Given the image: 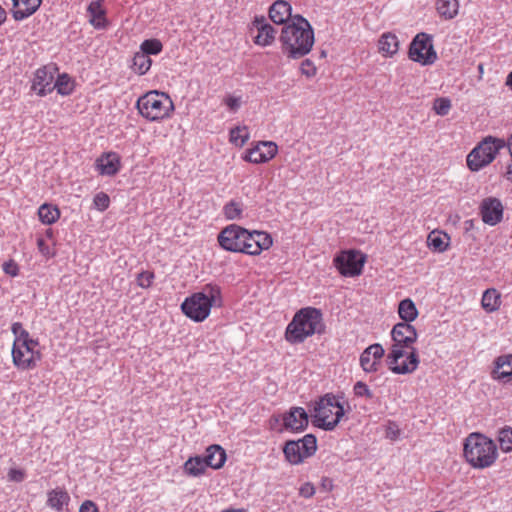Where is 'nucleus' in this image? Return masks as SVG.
Masks as SVG:
<instances>
[{
  "instance_id": "obj_1",
  "label": "nucleus",
  "mask_w": 512,
  "mask_h": 512,
  "mask_svg": "<svg viewBox=\"0 0 512 512\" xmlns=\"http://www.w3.org/2000/svg\"><path fill=\"white\" fill-rule=\"evenodd\" d=\"M391 336L394 341L386 362L395 374H409L415 371L419 364L417 350L412 346L417 340V331L408 323L394 325Z\"/></svg>"
},
{
  "instance_id": "obj_2",
  "label": "nucleus",
  "mask_w": 512,
  "mask_h": 512,
  "mask_svg": "<svg viewBox=\"0 0 512 512\" xmlns=\"http://www.w3.org/2000/svg\"><path fill=\"white\" fill-rule=\"evenodd\" d=\"M280 41L284 54L292 59L301 58L312 49L314 44L313 28L303 16L295 15L291 22L283 26Z\"/></svg>"
},
{
  "instance_id": "obj_3",
  "label": "nucleus",
  "mask_w": 512,
  "mask_h": 512,
  "mask_svg": "<svg viewBox=\"0 0 512 512\" xmlns=\"http://www.w3.org/2000/svg\"><path fill=\"white\" fill-rule=\"evenodd\" d=\"M325 329L321 310L305 307L297 311L287 325L285 340L290 344H300L314 334H323Z\"/></svg>"
},
{
  "instance_id": "obj_4",
  "label": "nucleus",
  "mask_w": 512,
  "mask_h": 512,
  "mask_svg": "<svg viewBox=\"0 0 512 512\" xmlns=\"http://www.w3.org/2000/svg\"><path fill=\"white\" fill-rule=\"evenodd\" d=\"M222 304L221 288L208 283L202 290L187 297L181 304L182 312L195 322L204 321L210 314L212 306Z\"/></svg>"
},
{
  "instance_id": "obj_5",
  "label": "nucleus",
  "mask_w": 512,
  "mask_h": 512,
  "mask_svg": "<svg viewBox=\"0 0 512 512\" xmlns=\"http://www.w3.org/2000/svg\"><path fill=\"white\" fill-rule=\"evenodd\" d=\"M464 456L472 467L484 469L495 463L498 450L490 438L480 433H471L464 443Z\"/></svg>"
},
{
  "instance_id": "obj_6",
  "label": "nucleus",
  "mask_w": 512,
  "mask_h": 512,
  "mask_svg": "<svg viewBox=\"0 0 512 512\" xmlns=\"http://www.w3.org/2000/svg\"><path fill=\"white\" fill-rule=\"evenodd\" d=\"M136 108L147 120L159 122L171 116L174 103L167 93L154 90L139 97Z\"/></svg>"
},
{
  "instance_id": "obj_7",
  "label": "nucleus",
  "mask_w": 512,
  "mask_h": 512,
  "mask_svg": "<svg viewBox=\"0 0 512 512\" xmlns=\"http://www.w3.org/2000/svg\"><path fill=\"white\" fill-rule=\"evenodd\" d=\"M345 414L337 396L327 393L315 402L312 414L313 424L326 431H332Z\"/></svg>"
},
{
  "instance_id": "obj_8",
  "label": "nucleus",
  "mask_w": 512,
  "mask_h": 512,
  "mask_svg": "<svg viewBox=\"0 0 512 512\" xmlns=\"http://www.w3.org/2000/svg\"><path fill=\"white\" fill-rule=\"evenodd\" d=\"M250 237L249 230L237 224H230L220 231L217 241L220 247L226 251L249 255L251 253L249 249Z\"/></svg>"
},
{
  "instance_id": "obj_9",
  "label": "nucleus",
  "mask_w": 512,
  "mask_h": 512,
  "mask_svg": "<svg viewBox=\"0 0 512 512\" xmlns=\"http://www.w3.org/2000/svg\"><path fill=\"white\" fill-rule=\"evenodd\" d=\"M505 146L503 140L492 136L482 140L467 156V165L471 171H479L490 164L501 148Z\"/></svg>"
},
{
  "instance_id": "obj_10",
  "label": "nucleus",
  "mask_w": 512,
  "mask_h": 512,
  "mask_svg": "<svg viewBox=\"0 0 512 512\" xmlns=\"http://www.w3.org/2000/svg\"><path fill=\"white\" fill-rule=\"evenodd\" d=\"M317 450V439L313 434H306L299 440H289L285 443L283 453L286 460L292 465L302 463L311 457Z\"/></svg>"
},
{
  "instance_id": "obj_11",
  "label": "nucleus",
  "mask_w": 512,
  "mask_h": 512,
  "mask_svg": "<svg viewBox=\"0 0 512 512\" xmlns=\"http://www.w3.org/2000/svg\"><path fill=\"white\" fill-rule=\"evenodd\" d=\"M38 341H28L13 345L12 361L14 366L19 370H32L37 366V362L41 359L39 351L35 350Z\"/></svg>"
},
{
  "instance_id": "obj_12",
  "label": "nucleus",
  "mask_w": 512,
  "mask_h": 512,
  "mask_svg": "<svg viewBox=\"0 0 512 512\" xmlns=\"http://www.w3.org/2000/svg\"><path fill=\"white\" fill-rule=\"evenodd\" d=\"M409 58L422 65H431L436 61L437 55L430 35L422 32L414 37L409 48Z\"/></svg>"
},
{
  "instance_id": "obj_13",
  "label": "nucleus",
  "mask_w": 512,
  "mask_h": 512,
  "mask_svg": "<svg viewBox=\"0 0 512 512\" xmlns=\"http://www.w3.org/2000/svg\"><path fill=\"white\" fill-rule=\"evenodd\" d=\"M366 256L360 251H343L334 258V265L342 276L354 277L362 273Z\"/></svg>"
},
{
  "instance_id": "obj_14",
  "label": "nucleus",
  "mask_w": 512,
  "mask_h": 512,
  "mask_svg": "<svg viewBox=\"0 0 512 512\" xmlns=\"http://www.w3.org/2000/svg\"><path fill=\"white\" fill-rule=\"evenodd\" d=\"M54 67L43 66L36 70L32 81V90L43 97L53 91L55 71Z\"/></svg>"
},
{
  "instance_id": "obj_15",
  "label": "nucleus",
  "mask_w": 512,
  "mask_h": 512,
  "mask_svg": "<svg viewBox=\"0 0 512 512\" xmlns=\"http://www.w3.org/2000/svg\"><path fill=\"white\" fill-rule=\"evenodd\" d=\"M480 214L485 224L495 226L503 218V205L497 198H485L480 205Z\"/></svg>"
},
{
  "instance_id": "obj_16",
  "label": "nucleus",
  "mask_w": 512,
  "mask_h": 512,
  "mask_svg": "<svg viewBox=\"0 0 512 512\" xmlns=\"http://www.w3.org/2000/svg\"><path fill=\"white\" fill-rule=\"evenodd\" d=\"M283 427L291 432H302L308 426V414L302 407H292L282 416Z\"/></svg>"
},
{
  "instance_id": "obj_17",
  "label": "nucleus",
  "mask_w": 512,
  "mask_h": 512,
  "mask_svg": "<svg viewBox=\"0 0 512 512\" xmlns=\"http://www.w3.org/2000/svg\"><path fill=\"white\" fill-rule=\"evenodd\" d=\"M250 29L257 31V35L254 38V43L257 45L269 46L275 40L277 31L268 23L264 16H255Z\"/></svg>"
},
{
  "instance_id": "obj_18",
  "label": "nucleus",
  "mask_w": 512,
  "mask_h": 512,
  "mask_svg": "<svg viewBox=\"0 0 512 512\" xmlns=\"http://www.w3.org/2000/svg\"><path fill=\"white\" fill-rule=\"evenodd\" d=\"M277 150V145L274 142H261L250 149L244 159L254 164L266 163L275 157Z\"/></svg>"
},
{
  "instance_id": "obj_19",
  "label": "nucleus",
  "mask_w": 512,
  "mask_h": 512,
  "mask_svg": "<svg viewBox=\"0 0 512 512\" xmlns=\"http://www.w3.org/2000/svg\"><path fill=\"white\" fill-rule=\"evenodd\" d=\"M493 364L492 378L503 384L512 383V353L496 357Z\"/></svg>"
},
{
  "instance_id": "obj_20",
  "label": "nucleus",
  "mask_w": 512,
  "mask_h": 512,
  "mask_svg": "<svg viewBox=\"0 0 512 512\" xmlns=\"http://www.w3.org/2000/svg\"><path fill=\"white\" fill-rule=\"evenodd\" d=\"M95 168L102 176H114L121 168V159L116 152H106L95 161Z\"/></svg>"
},
{
  "instance_id": "obj_21",
  "label": "nucleus",
  "mask_w": 512,
  "mask_h": 512,
  "mask_svg": "<svg viewBox=\"0 0 512 512\" xmlns=\"http://www.w3.org/2000/svg\"><path fill=\"white\" fill-rule=\"evenodd\" d=\"M384 349L381 344L375 343L368 346L360 355V365L365 372H376L379 360L384 356Z\"/></svg>"
},
{
  "instance_id": "obj_22",
  "label": "nucleus",
  "mask_w": 512,
  "mask_h": 512,
  "mask_svg": "<svg viewBox=\"0 0 512 512\" xmlns=\"http://www.w3.org/2000/svg\"><path fill=\"white\" fill-rule=\"evenodd\" d=\"M291 5L285 0L275 1L269 8V18L275 24H287L288 20H292Z\"/></svg>"
},
{
  "instance_id": "obj_23",
  "label": "nucleus",
  "mask_w": 512,
  "mask_h": 512,
  "mask_svg": "<svg viewBox=\"0 0 512 512\" xmlns=\"http://www.w3.org/2000/svg\"><path fill=\"white\" fill-rule=\"evenodd\" d=\"M104 0L91 1L87 7L89 23L95 29H105L108 26L106 10L103 8Z\"/></svg>"
},
{
  "instance_id": "obj_24",
  "label": "nucleus",
  "mask_w": 512,
  "mask_h": 512,
  "mask_svg": "<svg viewBox=\"0 0 512 512\" xmlns=\"http://www.w3.org/2000/svg\"><path fill=\"white\" fill-rule=\"evenodd\" d=\"M12 15L16 21H22L34 14L40 7L42 0H12Z\"/></svg>"
},
{
  "instance_id": "obj_25",
  "label": "nucleus",
  "mask_w": 512,
  "mask_h": 512,
  "mask_svg": "<svg viewBox=\"0 0 512 512\" xmlns=\"http://www.w3.org/2000/svg\"><path fill=\"white\" fill-rule=\"evenodd\" d=\"M250 233L249 249L251 253H249V255H259L263 250H267L272 246V237L267 232L254 230L250 231Z\"/></svg>"
},
{
  "instance_id": "obj_26",
  "label": "nucleus",
  "mask_w": 512,
  "mask_h": 512,
  "mask_svg": "<svg viewBox=\"0 0 512 512\" xmlns=\"http://www.w3.org/2000/svg\"><path fill=\"white\" fill-rule=\"evenodd\" d=\"M203 458L207 462V467L220 469L226 461V453L221 446L211 445L206 449Z\"/></svg>"
},
{
  "instance_id": "obj_27",
  "label": "nucleus",
  "mask_w": 512,
  "mask_h": 512,
  "mask_svg": "<svg viewBox=\"0 0 512 512\" xmlns=\"http://www.w3.org/2000/svg\"><path fill=\"white\" fill-rule=\"evenodd\" d=\"M435 8L438 15L444 20H452L458 15V0H436Z\"/></svg>"
},
{
  "instance_id": "obj_28",
  "label": "nucleus",
  "mask_w": 512,
  "mask_h": 512,
  "mask_svg": "<svg viewBox=\"0 0 512 512\" xmlns=\"http://www.w3.org/2000/svg\"><path fill=\"white\" fill-rule=\"evenodd\" d=\"M70 501V496L67 491L56 488L48 493L47 504L52 509L61 512L64 506H67Z\"/></svg>"
},
{
  "instance_id": "obj_29",
  "label": "nucleus",
  "mask_w": 512,
  "mask_h": 512,
  "mask_svg": "<svg viewBox=\"0 0 512 512\" xmlns=\"http://www.w3.org/2000/svg\"><path fill=\"white\" fill-rule=\"evenodd\" d=\"M449 236L440 231H432L427 237L428 246L435 252H444L449 245Z\"/></svg>"
},
{
  "instance_id": "obj_30",
  "label": "nucleus",
  "mask_w": 512,
  "mask_h": 512,
  "mask_svg": "<svg viewBox=\"0 0 512 512\" xmlns=\"http://www.w3.org/2000/svg\"><path fill=\"white\" fill-rule=\"evenodd\" d=\"M184 471L187 475L198 477L205 473L207 468V462H205V459L203 456H194L190 457L185 463H184Z\"/></svg>"
},
{
  "instance_id": "obj_31",
  "label": "nucleus",
  "mask_w": 512,
  "mask_h": 512,
  "mask_svg": "<svg viewBox=\"0 0 512 512\" xmlns=\"http://www.w3.org/2000/svg\"><path fill=\"white\" fill-rule=\"evenodd\" d=\"M399 317L403 320L402 323H408L414 321L418 316V310L414 302L409 299H403L398 305Z\"/></svg>"
},
{
  "instance_id": "obj_32",
  "label": "nucleus",
  "mask_w": 512,
  "mask_h": 512,
  "mask_svg": "<svg viewBox=\"0 0 512 512\" xmlns=\"http://www.w3.org/2000/svg\"><path fill=\"white\" fill-rule=\"evenodd\" d=\"M399 49V41L395 34L384 33L379 39V50L386 56H392Z\"/></svg>"
},
{
  "instance_id": "obj_33",
  "label": "nucleus",
  "mask_w": 512,
  "mask_h": 512,
  "mask_svg": "<svg viewBox=\"0 0 512 512\" xmlns=\"http://www.w3.org/2000/svg\"><path fill=\"white\" fill-rule=\"evenodd\" d=\"M53 90H56L58 94L62 96H68L72 94L75 88L74 80L67 74H59L57 79H54Z\"/></svg>"
},
{
  "instance_id": "obj_34",
  "label": "nucleus",
  "mask_w": 512,
  "mask_h": 512,
  "mask_svg": "<svg viewBox=\"0 0 512 512\" xmlns=\"http://www.w3.org/2000/svg\"><path fill=\"white\" fill-rule=\"evenodd\" d=\"M481 303L487 312L496 311L501 305L500 293L494 288L487 289L482 295Z\"/></svg>"
},
{
  "instance_id": "obj_35",
  "label": "nucleus",
  "mask_w": 512,
  "mask_h": 512,
  "mask_svg": "<svg viewBox=\"0 0 512 512\" xmlns=\"http://www.w3.org/2000/svg\"><path fill=\"white\" fill-rule=\"evenodd\" d=\"M39 220L45 225L55 223L60 217L59 209L51 204H43L38 209Z\"/></svg>"
},
{
  "instance_id": "obj_36",
  "label": "nucleus",
  "mask_w": 512,
  "mask_h": 512,
  "mask_svg": "<svg viewBox=\"0 0 512 512\" xmlns=\"http://www.w3.org/2000/svg\"><path fill=\"white\" fill-rule=\"evenodd\" d=\"M244 206L237 200H230L223 206V215L227 220H239L242 218Z\"/></svg>"
},
{
  "instance_id": "obj_37",
  "label": "nucleus",
  "mask_w": 512,
  "mask_h": 512,
  "mask_svg": "<svg viewBox=\"0 0 512 512\" xmlns=\"http://www.w3.org/2000/svg\"><path fill=\"white\" fill-rule=\"evenodd\" d=\"M151 65L152 60L149 56L142 53L141 51L135 53L132 61V68L137 74H146L149 71Z\"/></svg>"
},
{
  "instance_id": "obj_38",
  "label": "nucleus",
  "mask_w": 512,
  "mask_h": 512,
  "mask_svg": "<svg viewBox=\"0 0 512 512\" xmlns=\"http://www.w3.org/2000/svg\"><path fill=\"white\" fill-rule=\"evenodd\" d=\"M249 137L250 134L246 126H237L230 130V142L236 146H243Z\"/></svg>"
},
{
  "instance_id": "obj_39",
  "label": "nucleus",
  "mask_w": 512,
  "mask_h": 512,
  "mask_svg": "<svg viewBox=\"0 0 512 512\" xmlns=\"http://www.w3.org/2000/svg\"><path fill=\"white\" fill-rule=\"evenodd\" d=\"M163 45L159 39H146L140 45V51L147 56L161 53Z\"/></svg>"
},
{
  "instance_id": "obj_40",
  "label": "nucleus",
  "mask_w": 512,
  "mask_h": 512,
  "mask_svg": "<svg viewBox=\"0 0 512 512\" xmlns=\"http://www.w3.org/2000/svg\"><path fill=\"white\" fill-rule=\"evenodd\" d=\"M11 331L15 336L13 345H19L20 343L35 341L30 338L29 332L25 330L20 322H15L11 326Z\"/></svg>"
},
{
  "instance_id": "obj_41",
  "label": "nucleus",
  "mask_w": 512,
  "mask_h": 512,
  "mask_svg": "<svg viewBox=\"0 0 512 512\" xmlns=\"http://www.w3.org/2000/svg\"><path fill=\"white\" fill-rule=\"evenodd\" d=\"M498 441L504 452L512 451V428L504 427L499 431Z\"/></svg>"
},
{
  "instance_id": "obj_42",
  "label": "nucleus",
  "mask_w": 512,
  "mask_h": 512,
  "mask_svg": "<svg viewBox=\"0 0 512 512\" xmlns=\"http://www.w3.org/2000/svg\"><path fill=\"white\" fill-rule=\"evenodd\" d=\"M354 395L357 397H364L366 399H372L374 393L370 390L368 385L362 381H357L353 386Z\"/></svg>"
},
{
  "instance_id": "obj_43",
  "label": "nucleus",
  "mask_w": 512,
  "mask_h": 512,
  "mask_svg": "<svg viewBox=\"0 0 512 512\" xmlns=\"http://www.w3.org/2000/svg\"><path fill=\"white\" fill-rule=\"evenodd\" d=\"M93 204L97 210L103 212L109 207L110 198L106 193L99 192L94 196Z\"/></svg>"
},
{
  "instance_id": "obj_44",
  "label": "nucleus",
  "mask_w": 512,
  "mask_h": 512,
  "mask_svg": "<svg viewBox=\"0 0 512 512\" xmlns=\"http://www.w3.org/2000/svg\"><path fill=\"white\" fill-rule=\"evenodd\" d=\"M155 278V275L151 271H142L137 275V285L141 288H149Z\"/></svg>"
},
{
  "instance_id": "obj_45",
  "label": "nucleus",
  "mask_w": 512,
  "mask_h": 512,
  "mask_svg": "<svg viewBox=\"0 0 512 512\" xmlns=\"http://www.w3.org/2000/svg\"><path fill=\"white\" fill-rule=\"evenodd\" d=\"M451 108V102L448 98H439L435 102L434 109L436 113L440 116H445L448 114Z\"/></svg>"
},
{
  "instance_id": "obj_46",
  "label": "nucleus",
  "mask_w": 512,
  "mask_h": 512,
  "mask_svg": "<svg viewBox=\"0 0 512 512\" xmlns=\"http://www.w3.org/2000/svg\"><path fill=\"white\" fill-rule=\"evenodd\" d=\"M399 435H400L399 426L395 422L389 421L388 425L386 426V430H385L386 438H388L392 441H395L399 438Z\"/></svg>"
},
{
  "instance_id": "obj_47",
  "label": "nucleus",
  "mask_w": 512,
  "mask_h": 512,
  "mask_svg": "<svg viewBox=\"0 0 512 512\" xmlns=\"http://www.w3.org/2000/svg\"><path fill=\"white\" fill-rule=\"evenodd\" d=\"M301 73L307 77H312L316 74V67L312 61L305 59L300 65Z\"/></svg>"
},
{
  "instance_id": "obj_48",
  "label": "nucleus",
  "mask_w": 512,
  "mask_h": 512,
  "mask_svg": "<svg viewBox=\"0 0 512 512\" xmlns=\"http://www.w3.org/2000/svg\"><path fill=\"white\" fill-rule=\"evenodd\" d=\"M26 478V473L22 469L11 468L8 472V479L12 482L20 483Z\"/></svg>"
},
{
  "instance_id": "obj_49",
  "label": "nucleus",
  "mask_w": 512,
  "mask_h": 512,
  "mask_svg": "<svg viewBox=\"0 0 512 512\" xmlns=\"http://www.w3.org/2000/svg\"><path fill=\"white\" fill-rule=\"evenodd\" d=\"M37 247L39 252L46 258H51L55 255V252L50 249L49 245L43 238L37 239Z\"/></svg>"
},
{
  "instance_id": "obj_50",
  "label": "nucleus",
  "mask_w": 512,
  "mask_h": 512,
  "mask_svg": "<svg viewBox=\"0 0 512 512\" xmlns=\"http://www.w3.org/2000/svg\"><path fill=\"white\" fill-rule=\"evenodd\" d=\"M224 103L226 104V106L229 108L230 111L236 112L241 106V98L232 96V95H228L224 99Z\"/></svg>"
},
{
  "instance_id": "obj_51",
  "label": "nucleus",
  "mask_w": 512,
  "mask_h": 512,
  "mask_svg": "<svg viewBox=\"0 0 512 512\" xmlns=\"http://www.w3.org/2000/svg\"><path fill=\"white\" fill-rule=\"evenodd\" d=\"M2 268L7 275L13 277L17 276L19 273L18 265L13 260L4 262Z\"/></svg>"
},
{
  "instance_id": "obj_52",
  "label": "nucleus",
  "mask_w": 512,
  "mask_h": 512,
  "mask_svg": "<svg viewBox=\"0 0 512 512\" xmlns=\"http://www.w3.org/2000/svg\"><path fill=\"white\" fill-rule=\"evenodd\" d=\"M299 493L304 498H310L315 494V488L311 483H305L301 486Z\"/></svg>"
},
{
  "instance_id": "obj_53",
  "label": "nucleus",
  "mask_w": 512,
  "mask_h": 512,
  "mask_svg": "<svg viewBox=\"0 0 512 512\" xmlns=\"http://www.w3.org/2000/svg\"><path fill=\"white\" fill-rule=\"evenodd\" d=\"M79 512H99L97 505L91 500H85L80 508Z\"/></svg>"
},
{
  "instance_id": "obj_54",
  "label": "nucleus",
  "mask_w": 512,
  "mask_h": 512,
  "mask_svg": "<svg viewBox=\"0 0 512 512\" xmlns=\"http://www.w3.org/2000/svg\"><path fill=\"white\" fill-rule=\"evenodd\" d=\"M6 20V11L0 6V26Z\"/></svg>"
},
{
  "instance_id": "obj_55",
  "label": "nucleus",
  "mask_w": 512,
  "mask_h": 512,
  "mask_svg": "<svg viewBox=\"0 0 512 512\" xmlns=\"http://www.w3.org/2000/svg\"><path fill=\"white\" fill-rule=\"evenodd\" d=\"M506 85L512 90V71L507 76Z\"/></svg>"
},
{
  "instance_id": "obj_56",
  "label": "nucleus",
  "mask_w": 512,
  "mask_h": 512,
  "mask_svg": "<svg viewBox=\"0 0 512 512\" xmlns=\"http://www.w3.org/2000/svg\"><path fill=\"white\" fill-rule=\"evenodd\" d=\"M507 178L508 180L512 181V164H510L508 166V169H507Z\"/></svg>"
},
{
  "instance_id": "obj_57",
  "label": "nucleus",
  "mask_w": 512,
  "mask_h": 512,
  "mask_svg": "<svg viewBox=\"0 0 512 512\" xmlns=\"http://www.w3.org/2000/svg\"><path fill=\"white\" fill-rule=\"evenodd\" d=\"M221 512H246V510L245 509H233V508H230V509L222 510Z\"/></svg>"
},
{
  "instance_id": "obj_58",
  "label": "nucleus",
  "mask_w": 512,
  "mask_h": 512,
  "mask_svg": "<svg viewBox=\"0 0 512 512\" xmlns=\"http://www.w3.org/2000/svg\"><path fill=\"white\" fill-rule=\"evenodd\" d=\"M478 70H479L480 74L483 73V64L478 65Z\"/></svg>"
}]
</instances>
